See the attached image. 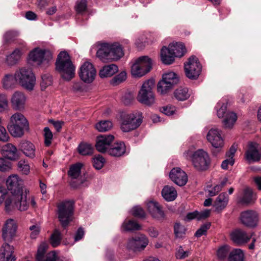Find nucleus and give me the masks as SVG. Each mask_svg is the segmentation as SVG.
<instances>
[{"mask_svg": "<svg viewBox=\"0 0 261 261\" xmlns=\"http://www.w3.org/2000/svg\"><path fill=\"white\" fill-rule=\"evenodd\" d=\"M7 190L11 193V197L14 200L13 206L21 211L28 208L27 190L25 194L23 192V181L17 175L9 176L6 180Z\"/></svg>", "mask_w": 261, "mask_h": 261, "instance_id": "1", "label": "nucleus"}, {"mask_svg": "<svg viewBox=\"0 0 261 261\" xmlns=\"http://www.w3.org/2000/svg\"><path fill=\"white\" fill-rule=\"evenodd\" d=\"M35 77L30 69L21 68L16 71L14 76L7 74L3 80V87L5 89L12 88L18 81L20 84L28 90H32L35 85Z\"/></svg>", "mask_w": 261, "mask_h": 261, "instance_id": "2", "label": "nucleus"}, {"mask_svg": "<svg viewBox=\"0 0 261 261\" xmlns=\"http://www.w3.org/2000/svg\"><path fill=\"white\" fill-rule=\"evenodd\" d=\"M55 65L56 69L64 80L70 81L75 76V67L66 51H62L59 54Z\"/></svg>", "mask_w": 261, "mask_h": 261, "instance_id": "3", "label": "nucleus"}, {"mask_svg": "<svg viewBox=\"0 0 261 261\" xmlns=\"http://www.w3.org/2000/svg\"><path fill=\"white\" fill-rule=\"evenodd\" d=\"M123 55L122 47L118 43H101L96 53V56L102 62L118 60Z\"/></svg>", "mask_w": 261, "mask_h": 261, "instance_id": "4", "label": "nucleus"}, {"mask_svg": "<svg viewBox=\"0 0 261 261\" xmlns=\"http://www.w3.org/2000/svg\"><path fill=\"white\" fill-rule=\"evenodd\" d=\"M58 220L64 229H66L73 220L74 201L72 200H64L57 205Z\"/></svg>", "mask_w": 261, "mask_h": 261, "instance_id": "5", "label": "nucleus"}, {"mask_svg": "<svg viewBox=\"0 0 261 261\" xmlns=\"http://www.w3.org/2000/svg\"><path fill=\"white\" fill-rule=\"evenodd\" d=\"M186 52V48L181 42L170 44L169 47L164 46L161 50V58L163 63L166 65L171 64L175 57L181 58Z\"/></svg>", "mask_w": 261, "mask_h": 261, "instance_id": "6", "label": "nucleus"}, {"mask_svg": "<svg viewBox=\"0 0 261 261\" xmlns=\"http://www.w3.org/2000/svg\"><path fill=\"white\" fill-rule=\"evenodd\" d=\"M8 129L13 136L20 137L23 135L24 130L29 129V123L22 114L16 113L11 117Z\"/></svg>", "mask_w": 261, "mask_h": 261, "instance_id": "7", "label": "nucleus"}, {"mask_svg": "<svg viewBox=\"0 0 261 261\" xmlns=\"http://www.w3.org/2000/svg\"><path fill=\"white\" fill-rule=\"evenodd\" d=\"M227 102L226 101H219L215 107L218 117L223 118L224 126L225 128H231L237 120V116L235 113L227 111Z\"/></svg>", "mask_w": 261, "mask_h": 261, "instance_id": "8", "label": "nucleus"}, {"mask_svg": "<svg viewBox=\"0 0 261 261\" xmlns=\"http://www.w3.org/2000/svg\"><path fill=\"white\" fill-rule=\"evenodd\" d=\"M154 85V81L152 79L143 83L137 97L138 101L147 106H151L154 102V95L152 91Z\"/></svg>", "mask_w": 261, "mask_h": 261, "instance_id": "9", "label": "nucleus"}, {"mask_svg": "<svg viewBox=\"0 0 261 261\" xmlns=\"http://www.w3.org/2000/svg\"><path fill=\"white\" fill-rule=\"evenodd\" d=\"M178 75L173 72L164 74L157 85L158 92L161 95L168 93L179 82Z\"/></svg>", "mask_w": 261, "mask_h": 261, "instance_id": "10", "label": "nucleus"}, {"mask_svg": "<svg viewBox=\"0 0 261 261\" xmlns=\"http://www.w3.org/2000/svg\"><path fill=\"white\" fill-rule=\"evenodd\" d=\"M121 129L123 132H129L137 128L142 123V119L137 117V113L122 112L120 114Z\"/></svg>", "mask_w": 261, "mask_h": 261, "instance_id": "11", "label": "nucleus"}, {"mask_svg": "<svg viewBox=\"0 0 261 261\" xmlns=\"http://www.w3.org/2000/svg\"><path fill=\"white\" fill-rule=\"evenodd\" d=\"M152 60L148 56L139 57L132 66L131 72L135 77H141L152 68Z\"/></svg>", "mask_w": 261, "mask_h": 261, "instance_id": "12", "label": "nucleus"}, {"mask_svg": "<svg viewBox=\"0 0 261 261\" xmlns=\"http://www.w3.org/2000/svg\"><path fill=\"white\" fill-rule=\"evenodd\" d=\"M184 68L186 76L192 80L198 79L201 73L202 66L195 56H191L185 63Z\"/></svg>", "mask_w": 261, "mask_h": 261, "instance_id": "13", "label": "nucleus"}, {"mask_svg": "<svg viewBox=\"0 0 261 261\" xmlns=\"http://www.w3.org/2000/svg\"><path fill=\"white\" fill-rule=\"evenodd\" d=\"M191 160L194 168L199 171H204L208 169L210 159L207 153L203 149H199L191 155Z\"/></svg>", "mask_w": 261, "mask_h": 261, "instance_id": "14", "label": "nucleus"}, {"mask_svg": "<svg viewBox=\"0 0 261 261\" xmlns=\"http://www.w3.org/2000/svg\"><path fill=\"white\" fill-rule=\"evenodd\" d=\"M29 58L30 60L40 65L42 63L48 64L52 59L53 55L49 50L35 48L29 53Z\"/></svg>", "mask_w": 261, "mask_h": 261, "instance_id": "15", "label": "nucleus"}, {"mask_svg": "<svg viewBox=\"0 0 261 261\" xmlns=\"http://www.w3.org/2000/svg\"><path fill=\"white\" fill-rule=\"evenodd\" d=\"M245 160L249 163L258 162L261 160V148L254 142H249L244 153Z\"/></svg>", "mask_w": 261, "mask_h": 261, "instance_id": "16", "label": "nucleus"}, {"mask_svg": "<svg viewBox=\"0 0 261 261\" xmlns=\"http://www.w3.org/2000/svg\"><path fill=\"white\" fill-rule=\"evenodd\" d=\"M96 73V69L93 64L89 62H85L81 66L79 75L82 81L89 84L94 81Z\"/></svg>", "mask_w": 261, "mask_h": 261, "instance_id": "17", "label": "nucleus"}, {"mask_svg": "<svg viewBox=\"0 0 261 261\" xmlns=\"http://www.w3.org/2000/svg\"><path fill=\"white\" fill-rule=\"evenodd\" d=\"M148 243V240L145 235L138 234L128 240L127 247L134 252L140 251L144 249Z\"/></svg>", "mask_w": 261, "mask_h": 261, "instance_id": "18", "label": "nucleus"}, {"mask_svg": "<svg viewBox=\"0 0 261 261\" xmlns=\"http://www.w3.org/2000/svg\"><path fill=\"white\" fill-rule=\"evenodd\" d=\"M17 225L13 219H9L2 228V237L6 242H11L16 236Z\"/></svg>", "mask_w": 261, "mask_h": 261, "instance_id": "19", "label": "nucleus"}, {"mask_svg": "<svg viewBox=\"0 0 261 261\" xmlns=\"http://www.w3.org/2000/svg\"><path fill=\"white\" fill-rule=\"evenodd\" d=\"M1 153L8 160L15 161L19 159L20 152L16 147L11 143H7L2 147Z\"/></svg>", "mask_w": 261, "mask_h": 261, "instance_id": "20", "label": "nucleus"}, {"mask_svg": "<svg viewBox=\"0 0 261 261\" xmlns=\"http://www.w3.org/2000/svg\"><path fill=\"white\" fill-rule=\"evenodd\" d=\"M147 210L151 216L154 219L163 221L166 218L163 207L159 202L150 201L147 204Z\"/></svg>", "mask_w": 261, "mask_h": 261, "instance_id": "21", "label": "nucleus"}, {"mask_svg": "<svg viewBox=\"0 0 261 261\" xmlns=\"http://www.w3.org/2000/svg\"><path fill=\"white\" fill-rule=\"evenodd\" d=\"M240 218L242 223L248 227H254L257 225L258 216L257 213L252 210H247L241 213Z\"/></svg>", "mask_w": 261, "mask_h": 261, "instance_id": "22", "label": "nucleus"}, {"mask_svg": "<svg viewBox=\"0 0 261 261\" xmlns=\"http://www.w3.org/2000/svg\"><path fill=\"white\" fill-rule=\"evenodd\" d=\"M169 176L175 184L180 187L185 186L188 181L186 173L180 168H173L170 172Z\"/></svg>", "mask_w": 261, "mask_h": 261, "instance_id": "23", "label": "nucleus"}, {"mask_svg": "<svg viewBox=\"0 0 261 261\" xmlns=\"http://www.w3.org/2000/svg\"><path fill=\"white\" fill-rule=\"evenodd\" d=\"M114 139V136L111 135H100L97 136L95 144L96 149L99 152H106L108 149L107 146L110 147L111 143Z\"/></svg>", "mask_w": 261, "mask_h": 261, "instance_id": "24", "label": "nucleus"}, {"mask_svg": "<svg viewBox=\"0 0 261 261\" xmlns=\"http://www.w3.org/2000/svg\"><path fill=\"white\" fill-rule=\"evenodd\" d=\"M223 132L213 128V156L223 151L224 142Z\"/></svg>", "mask_w": 261, "mask_h": 261, "instance_id": "25", "label": "nucleus"}, {"mask_svg": "<svg viewBox=\"0 0 261 261\" xmlns=\"http://www.w3.org/2000/svg\"><path fill=\"white\" fill-rule=\"evenodd\" d=\"M5 200V210L10 212L13 209L17 208L14 204L13 198L10 195L7 190L4 187H0V204Z\"/></svg>", "mask_w": 261, "mask_h": 261, "instance_id": "26", "label": "nucleus"}, {"mask_svg": "<svg viewBox=\"0 0 261 261\" xmlns=\"http://www.w3.org/2000/svg\"><path fill=\"white\" fill-rule=\"evenodd\" d=\"M228 196L226 192L221 193L213 202V211L221 212L228 204Z\"/></svg>", "mask_w": 261, "mask_h": 261, "instance_id": "27", "label": "nucleus"}, {"mask_svg": "<svg viewBox=\"0 0 261 261\" xmlns=\"http://www.w3.org/2000/svg\"><path fill=\"white\" fill-rule=\"evenodd\" d=\"M126 151V146L123 142L115 143L110 146L107 152L111 156L120 157L123 155Z\"/></svg>", "mask_w": 261, "mask_h": 261, "instance_id": "28", "label": "nucleus"}, {"mask_svg": "<svg viewBox=\"0 0 261 261\" xmlns=\"http://www.w3.org/2000/svg\"><path fill=\"white\" fill-rule=\"evenodd\" d=\"M211 213V210L208 209H205L200 212L196 210L192 212L188 213L186 215V219L188 221H191L193 219H196L198 221L204 220L210 217Z\"/></svg>", "mask_w": 261, "mask_h": 261, "instance_id": "29", "label": "nucleus"}, {"mask_svg": "<svg viewBox=\"0 0 261 261\" xmlns=\"http://www.w3.org/2000/svg\"><path fill=\"white\" fill-rule=\"evenodd\" d=\"M231 239L235 244L240 245L247 243L250 238L244 231L236 229L231 233Z\"/></svg>", "mask_w": 261, "mask_h": 261, "instance_id": "30", "label": "nucleus"}, {"mask_svg": "<svg viewBox=\"0 0 261 261\" xmlns=\"http://www.w3.org/2000/svg\"><path fill=\"white\" fill-rule=\"evenodd\" d=\"M25 101V97L21 92L16 91L13 95L11 98L12 107L16 110H20L24 108Z\"/></svg>", "mask_w": 261, "mask_h": 261, "instance_id": "31", "label": "nucleus"}, {"mask_svg": "<svg viewBox=\"0 0 261 261\" xmlns=\"http://www.w3.org/2000/svg\"><path fill=\"white\" fill-rule=\"evenodd\" d=\"M14 248L5 242L0 248V261H9L13 257Z\"/></svg>", "mask_w": 261, "mask_h": 261, "instance_id": "32", "label": "nucleus"}, {"mask_svg": "<svg viewBox=\"0 0 261 261\" xmlns=\"http://www.w3.org/2000/svg\"><path fill=\"white\" fill-rule=\"evenodd\" d=\"M162 195L166 201H172L177 197V192L174 187L167 185L163 189Z\"/></svg>", "mask_w": 261, "mask_h": 261, "instance_id": "33", "label": "nucleus"}, {"mask_svg": "<svg viewBox=\"0 0 261 261\" xmlns=\"http://www.w3.org/2000/svg\"><path fill=\"white\" fill-rule=\"evenodd\" d=\"M118 71V66L114 64L105 65L100 70L99 75L101 78L110 77L113 75Z\"/></svg>", "mask_w": 261, "mask_h": 261, "instance_id": "34", "label": "nucleus"}, {"mask_svg": "<svg viewBox=\"0 0 261 261\" xmlns=\"http://www.w3.org/2000/svg\"><path fill=\"white\" fill-rule=\"evenodd\" d=\"M20 149L27 156L33 158L35 156L34 145L30 142L23 141L19 145Z\"/></svg>", "mask_w": 261, "mask_h": 261, "instance_id": "35", "label": "nucleus"}, {"mask_svg": "<svg viewBox=\"0 0 261 261\" xmlns=\"http://www.w3.org/2000/svg\"><path fill=\"white\" fill-rule=\"evenodd\" d=\"M255 198L253 197V193L251 189L247 188L243 191V196L240 202L243 204L248 205L254 203Z\"/></svg>", "mask_w": 261, "mask_h": 261, "instance_id": "36", "label": "nucleus"}, {"mask_svg": "<svg viewBox=\"0 0 261 261\" xmlns=\"http://www.w3.org/2000/svg\"><path fill=\"white\" fill-rule=\"evenodd\" d=\"M190 96L189 90L186 87H179L174 92V96L178 101H185Z\"/></svg>", "mask_w": 261, "mask_h": 261, "instance_id": "37", "label": "nucleus"}, {"mask_svg": "<svg viewBox=\"0 0 261 261\" xmlns=\"http://www.w3.org/2000/svg\"><path fill=\"white\" fill-rule=\"evenodd\" d=\"M141 226L135 221L126 219L122 224V231H129L140 230Z\"/></svg>", "mask_w": 261, "mask_h": 261, "instance_id": "38", "label": "nucleus"}, {"mask_svg": "<svg viewBox=\"0 0 261 261\" xmlns=\"http://www.w3.org/2000/svg\"><path fill=\"white\" fill-rule=\"evenodd\" d=\"M83 164L81 163H76L72 165L68 171V175L72 179H77L81 173Z\"/></svg>", "mask_w": 261, "mask_h": 261, "instance_id": "39", "label": "nucleus"}, {"mask_svg": "<svg viewBox=\"0 0 261 261\" xmlns=\"http://www.w3.org/2000/svg\"><path fill=\"white\" fill-rule=\"evenodd\" d=\"M244 254L241 249H233L231 250L228 257V261H243Z\"/></svg>", "mask_w": 261, "mask_h": 261, "instance_id": "40", "label": "nucleus"}, {"mask_svg": "<svg viewBox=\"0 0 261 261\" xmlns=\"http://www.w3.org/2000/svg\"><path fill=\"white\" fill-rule=\"evenodd\" d=\"M21 51L19 48H16L12 54L7 57L6 62L9 65L16 64L20 59Z\"/></svg>", "mask_w": 261, "mask_h": 261, "instance_id": "41", "label": "nucleus"}, {"mask_svg": "<svg viewBox=\"0 0 261 261\" xmlns=\"http://www.w3.org/2000/svg\"><path fill=\"white\" fill-rule=\"evenodd\" d=\"M62 239V233L58 229H55L50 237V244L53 247H58Z\"/></svg>", "mask_w": 261, "mask_h": 261, "instance_id": "42", "label": "nucleus"}, {"mask_svg": "<svg viewBox=\"0 0 261 261\" xmlns=\"http://www.w3.org/2000/svg\"><path fill=\"white\" fill-rule=\"evenodd\" d=\"M77 150L79 153L82 155H91L93 152V148L90 144L81 143L79 144Z\"/></svg>", "mask_w": 261, "mask_h": 261, "instance_id": "43", "label": "nucleus"}, {"mask_svg": "<svg viewBox=\"0 0 261 261\" xmlns=\"http://www.w3.org/2000/svg\"><path fill=\"white\" fill-rule=\"evenodd\" d=\"M112 127V123L109 120H101L95 125L96 129L101 132L108 131Z\"/></svg>", "mask_w": 261, "mask_h": 261, "instance_id": "44", "label": "nucleus"}, {"mask_svg": "<svg viewBox=\"0 0 261 261\" xmlns=\"http://www.w3.org/2000/svg\"><path fill=\"white\" fill-rule=\"evenodd\" d=\"M53 83V78L51 75L49 73H44L41 75V82L40 83V86L41 90H44L46 88Z\"/></svg>", "mask_w": 261, "mask_h": 261, "instance_id": "45", "label": "nucleus"}, {"mask_svg": "<svg viewBox=\"0 0 261 261\" xmlns=\"http://www.w3.org/2000/svg\"><path fill=\"white\" fill-rule=\"evenodd\" d=\"M105 162V158L101 155L98 154L93 158L92 164L94 168L100 170L103 167Z\"/></svg>", "mask_w": 261, "mask_h": 261, "instance_id": "46", "label": "nucleus"}, {"mask_svg": "<svg viewBox=\"0 0 261 261\" xmlns=\"http://www.w3.org/2000/svg\"><path fill=\"white\" fill-rule=\"evenodd\" d=\"M126 73L123 71L121 72L119 74L115 75L111 81V84L113 86H117L126 79Z\"/></svg>", "mask_w": 261, "mask_h": 261, "instance_id": "47", "label": "nucleus"}, {"mask_svg": "<svg viewBox=\"0 0 261 261\" xmlns=\"http://www.w3.org/2000/svg\"><path fill=\"white\" fill-rule=\"evenodd\" d=\"M17 36V32L13 31H9L4 35V42L5 44H9L12 42L15 38Z\"/></svg>", "mask_w": 261, "mask_h": 261, "instance_id": "48", "label": "nucleus"}, {"mask_svg": "<svg viewBox=\"0 0 261 261\" xmlns=\"http://www.w3.org/2000/svg\"><path fill=\"white\" fill-rule=\"evenodd\" d=\"M44 132V145L46 147H49L51 144V140L53 138V135L48 127H44L43 129Z\"/></svg>", "mask_w": 261, "mask_h": 261, "instance_id": "49", "label": "nucleus"}, {"mask_svg": "<svg viewBox=\"0 0 261 261\" xmlns=\"http://www.w3.org/2000/svg\"><path fill=\"white\" fill-rule=\"evenodd\" d=\"M230 252V247L227 245H225L220 247L217 250V254L219 259H224Z\"/></svg>", "mask_w": 261, "mask_h": 261, "instance_id": "50", "label": "nucleus"}, {"mask_svg": "<svg viewBox=\"0 0 261 261\" xmlns=\"http://www.w3.org/2000/svg\"><path fill=\"white\" fill-rule=\"evenodd\" d=\"M132 214L135 217L143 219L145 218L146 214L144 210L140 206H135L132 210Z\"/></svg>", "mask_w": 261, "mask_h": 261, "instance_id": "51", "label": "nucleus"}, {"mask_svg": "<svg viewBox=\"0 0 261 261\" xmlns=\"http://www.w3.org/2000/svg\"><path fill=\"white\" fill-rule=\"evenodd\" d=\"M12 168V163L6 159L0 158V171L7 172L10 170Z\"/></svg>", "mask_w": 261, "mask_h": 261, "instance_id": "52", "label": "nucleus"}, {"mask_svg": "<svg viewBox=\"0 0 261 261\" xmlns=\"http://www.w3.org/2000/svg\"><path fill=\"white\" fill-rule=\"evenodd\" d=\"M211 225V223H207L202 225L195 232L194 236L197 238H199L203 235H205L207 230L210 228Z\"/></svg>", "mask_w": 261, "mask_h": 261, "instance_id": "53", "label": "nucleus"}, {"mask_svg": "<svg viewBox=\"0 0 261 261\" xmlns=\"http://www.w3.org/2000/svg\"><path fill=\"white\" fill-rule=\"evenodd\" d=\"M185 228L180 223L176 222L174 226V232L176 238H182L185 233Z\"/></svg>", "mask_w": 261, "mask_h": 261, "instance_id": "54", "label": "nucleus"}, {"mask_svg": "<svg viewBox=\"0 0 261 261\" xmlns=\"http://www.w3.org/2000/svg\"><path fill=\"white\" fill-rule=\"evenodd\" d=\"M87 7V0H81L76 3V11L78 13H82L86 10Z\"/></svg>", "mask_w": 261, "mask_h": 261, "instance_id": "55", "label": "nucleus"}, {"mask_svg": "<svg viewBox=\"0 0 261 261\" xmlns=\"http://www.w3.org/2000/svg\"><path fill=\"white\" fill-rule=\"evenodd\" d=\"M134 94L132 92H128L125 93L122 97L123 103L126 105H130L134 100Z\"/></svg>", "mask_w": 261, "mask_h": 261, "instance_id": "56", "label": "nucleus"}, {"mask_svg": "<svg viewBox=\"0 0 261 261\" xmlns=\"http://www.w3.org/2000/svg\"><path fill=\"white\" fill-rule=\"evenodd\" d=\"M46 253V248L44 246H40L37 252L36 259L37 261H44V255Z\"/></svg>", "mask_w": 261, "mask_h": 261, "instance_id": "57", "label": "nucleus"}, {"mask_svg": "<svg viewBox=\"0 0 261 261\" xmlns=\"http://www.w3.org/2000/svg\"><path fill=\"white\" fill-rule=\"evenodd\" d=\"M175 111V108L172 106H167L162 107L160 111L167 116L173 115Z\"/></svg>", "mask_w": 261, "mask_h": 261, "instance_id": "58", "label": "nucleus"}, {"mask_svg": "<svg viewBox=\"0 0 261 261\" xmlns=\"http://www.w3.org/2000/svg\"><path fill=\"white\" fill-rule=\"evenodd\" d=\"M8 108V100L4 94H0V112H4Z\"/></svg>", "mask_w": 261, "mask_h": 261, "instance_id": "59", "label": "nucleus"}, {"mask_svg": "<svg viewBox=\"0 0 261 261\" xmlns=\"http://www.w3.org/2000/svg\"><path fill=\"white\" fill-rule=\"evenodd\" d=\"M237 151V146L234 144H232L229 150L226 151L225 156L228 159L234 160V156Z\"/></svg>", "mask_w": 261, "mask_h": 261, "instance_id": "60", "label": "nucleus"}, {"mask_svg": "<svg viewBox=\"0 0 261 261\" xmlns=\"http://www.w3.org/2000/svg\"><path fill=\"white\" fill-rule=\"evenodd\" d=\"M9 136L5 127L0 125V141L7 142Z\"/></svg>", "mask_w": 261, "mask_h": 261, "instance_id": "61", "label": "nucleus"}, {"mask_svg": "<svg viewBox=\"0 0 261 261\" xmlns=\"http://www.w3.org/2000/svg\"><path fill=\"white\" fill-rule=\"evenodd\" d=\"M227 181V178H225L222 180L220 184L215 186L213 187V196L215 195L219 192L221 191L222 189L226 185Z\"/></svg>", "mask_w": 261, "mask_h": 261, "instance_id": "62", "label": "nucleus"}, {"mask_svg": "<svg viewBox=\"0 0 261 261\" xmlns=\"http://www.w3.org/2000/svg\"><path fill=\"white\" fill-rule=\"evenodd\" d=\"M85 235V231L83 227H80L75 232L74 239L75 242L82 240Z\"/></svg>", "mask_w": 261, "mask_h": 261, "instance_id": "63", "label": "nucleus"}, {"mask_svg": "<svg viewBox=\"0 0 261 261\" xmlns=\"http://www.w3.org/2000/svg\"><path fill=\"white\" fill-rule=\"evenodd\" d=\"M57 255L55 252H50L47 253L44 258V261H57Z\"/></svg>", "mask_w": 261, "mask_h": 261, "instance_id": "64", "label": "nucleus"}]
</instances>
